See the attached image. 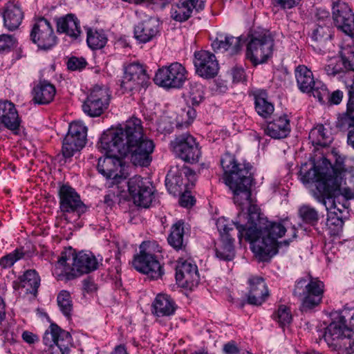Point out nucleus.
I'll use <instances>...</instances> for the list:
<instances>
[{"label":"nucleus","instance_id":"obj_9","mask_svg":"<svg viewBox=\"0 0 354 354\" xmlns=\"http://www.w3.org/2000/svg\"><path fill=\"white\" fill-rule=\"evenodd\" d=\"M111 96L107 86L95 85L82 104L83 111L92 118L100 116L108 108Z\"/></svg>","mask_w":354,"mask_h":354},{"label":"nucleus","instance_id":"obj_21","mask_svg":"<svg viewBox=\"0 0 354 354\" xmlns=\"http://www.w3.org/2000/svg\"><path fill=\"white\" fill-rule=\"evenodd\" d=\"M333 17L336 26L345 34L354 35V14L346 3L338 1L333 3Z\"/></svg>","mask_w":354,"mask_h":354},{"label":"nucleus","instance_id":"obj_62","mask_svg":"<svg viewBox=\"0 0 354 354\" xmlns=\"http://www.w3.org/2000/svg\"><path fill=\"white\" fill-rule=\"evenodd\" d=\"M115 198L114 193H109L104 196V203L108 206L111 207L113 205L114 201L113 199Z\"/></svg>","mask_w":354,"mask_h":354},{"label":"nucleus","instance_id":"obj_42","mask_svg":"<svg viewBox=\"0 0 354 354\" xmlns=\"http://www.w3.org/2000/svg\"><path fill=\"white\" fill-rule=\"evenodd\" d=\"M57 301L63 315L67 318H70L73 311V302L70 292L62 290L57 297Z\"/></svg>","mask_w":354,"mask_h":354},{"label":"nucleus","instance_id":"obj_57","mask_svg":"<svg viewBox=\"0 0 354 354\" xmlns=\"http://www.w3.org/2000/svg\"><path fill=\"white\" fill-rule=\"evenodd\" d=\"M223 351L226 354H239L240 350L234 342H228L223 346Z\"/></svg>","mask_w":354,"mask_h":354},{"label":"nucleus","instance_id":"obj_8","mask_svg":"<svg viewBox=\"0 0 354 354\" xmlns=\"http://www.w3.org/2000/svg\"><path fill=\"white\" fill-rule=\"evenodd\" d=\"M87 127L82 122L75 121L70 124L68 131L62 142L60 162L71 161L74 154L86 145Z\"/></svg>","mask_w":354,"mask_h":354},{"label":"nucleus","instance_id":"obj_15","mask_svg":"<svg viewBox=\"0 0 354 354\" xmlns=\"http://www.w3.org/2000/svg\"><path fill=\"white\" fill-rule=\"evenodd\" d=\"M32 41L38 48L48 50L56 44V37L50 23L44 18L37 19L30 32Z\"/></svg>","mask_w":354,"mask_h":354},{"label":"nucleus","instance_id":"obj_18","mask_svg":"<svg viewBox=\"0 0 354 354\" xmlns=\"http://www.w3.org/2000/svg\"><path fill=\"white\" fill-rule=\"evenodd\" d=\"M344 77L346 82L351 79V85L348 88V101L346 111L339 115L336 121V127L341 131L351 130L354 128V68H345Z\"/></svg>","mask_w":354,"mask_h":354},{"label":"nucleus","instance_id":"obj_47","mask_svg":"<svg viewBox=\"0 0 354 354\" xmlns=\"http://www.w3.org/2000/svg\"><path fill=\"white\" fill-rule=\"evenodd\" d=\"M326 224L328 227L334 226L335 230L339 231L342 229L344 225V221L342 218L338 216L336 213L330 212L328 214Z\"/></svg>","mask_w":354,"mask_h":354},{"label":"nucleus","instance_id":"obj_5","mask_svg":"<svg viewBox=\"0 0 354 354\" xmlns=\"http://www.w3.org/2000/svg\"><path fill=\"white\" fill-rule=\"evenodd\" d=\"M324 293V283L316 279L304 277L296 281L293 295L301 301V310L306 312L319 305Z\"/></svg>","mask_w":354,"mask_h":354},{"label":"nucleus","instance_id":"obj_19","mask_svg":"<svg viewBox=\"0 0 354 354\" xmlns=\"http://www.w3.org/2000/svg\"><path fill=\"white\" fill-rule=\"evenodd\" d=\"M149 79V76L144 68H123L120 85L122 93H129L145 86Z\"/></svg>","mask_w":354,"mask_h":354},{"label":"nucleus","instance_id":"obj_39","mask_svg":"<svg viewBox=\"0 0 354 354\" xmlns=\"http://www.w3.org/2000/svg\"><path fill=\"white\" fill-rule=\"evenodd\" d=\"M298 214L303 222L312 226L316 225L319 220L318 212L309 205H301Z\"/></svg>","mask_w":354,"mask_h":354},{"label":"nucleus","instance_id":"obj_37","mask_svg":"<svg viewBox=\"0 0 354 354\" xmlns=\"http://www.w3.org/2000/svg\"><path fill=\"white\" fill-rule=\"evenodd\" d=\"M344 160L345 158L344 157L339 156L336 158L334 166H331L330 168L325 169L326 171L328 172V174L340 176L342 189L348 185V181L351 176H354L351 174H348V177L346 176L345 173L346 172L347 169L344 165Z\"/></svg>","mask_w":354,"mask_h":354},{"label":"nucleus","instance_id":"obj_25","mask_svg":"<svg viewBox=\"0 0 354 354\" xmlns=\"http://www.w3.org/2000/svg\"><path fill=\"white\" fill-rule=\"evenodd\" d=\"M250 290L247 302L250 305H261L268 296V290L262 277H254L249 279Z\"/></svg>","mask_w":354,"mask_h":354},{"label":"nucleus","instance_id":"obj_23","mask_svg":"<svg viewBox=\"0 0 354 354\" xmlns=\"http://www.w3.org/2000/svg\"><path fill=\"white\" fill-rule=\"evenodd\" d=\"M206 0H180L171 9V17L178 22H184L194 13L203 10Z\"/></svg>","mask_w":354,"mask_h":354},{"label":"nucleus","instance_id":"obj_40","mask_svg":"<svg viewBox=\"0 0 354 354\" xmlns=\"http://www.w3.org/2000/svg\"><path fill=\"white\" fill-rule=\"evenodd\" d=\"M86 41L91 48L100 49L106 45L107 38L102 31L88 29Z\"/></svg>","mask_w":354,"mask_h":354},{"label":"nucleus","instance_id":"obj_22","mask_svg":"<svg viewBox=\"0 0 354 354\" xmlns=\"http://www.w3.org/2000/svg\"><path fill=\"white\" fill-rule=\"evenodd\" d=\"M0 123L14 134L19 133L21 119L15 104L8 100H0Z\"/></svg>","mask_w":354,"mask_h":354},{"label":"nucleus","instance_id":"obj_7","mask_svg":"<svg viewBox=\"0 0 354 354\" xmlns=\"http://www.w3.org/2000/svg\"><path fill=\"white\" fill-rule=\"evenodd\" d=\"M100 148L105 151L106 156L100 158L97 165V169L107 180H110V185H118L125 180L124 162L122 158L124 157L120 154H114L104 148L102 144V136L100 140Z\"/></svg>","mask_w":354,"mask_h":354},{"label":"nucleus","instance_id":"obj_46","mask_svg":"<svg viewBox=\"0 0 354 354\" xmlns=\"http://www.w3.org/2000/svg\"><path fill=\"white\" fill-rule=\"evenodd\" d=\"M274 319L278 322L281 327L289 324L292 321L290 309L284 305H281L274 315Z\"/></svg>","mask_w":354,"mask_h":354},{"label":"nucleus","instance_id":"obj_29","mask_svg":"<svg viewBox=\"0 0 354 354\" xmlns=\"http://www.w3.org/2000/svg\"><path fill=\"white\" fill-rule=\"evenodd\" d=\"M4 26L14 30L20 26L24 15L20 6L14 2H8L3 13Z\"/></svg>","mask_w":354,"mask_h":354},{"label":"nucleus","instance_id":"obj_32","mask_svg":"<svg viewBox=\"0 0 354 354\" xmlns=\"http://www.w3.org/2000/svg\"><path fill=\"white\" fill-rule=\"evenodd\" d=\"M57 30L67 35L77 38L81 34L80 21L73 14L59 18L57 21Z\"/></svg>","mask_w":354,"mask_h":354},{"label":"nucleus","instance_id":"obj_11","mask_svg":"<svg viewBox=\"0 0 354 354\" xmlns=\"http://www.w3.org/2000/svg\"><path fill=\"white\" fill-rule=\"evenodd\" d=\"M187 80L186 68H158L153 79L155 84L167 91L183 88Z\"/></svg>","mask_w":354,"mask_h":354},{"label":"nucleus","instance_id":"obj_58","mask_svg":"<svg viewBox=\"0 0 354 354\" xmlns=\"http://www.w3.org/2000/svg\"><path fill=\"white\" fill-rule=\"evenodd\" d=\"M83 289L87 292H92L96 290V286L91 279H85L82 281Z\"/></svg>","mask_w":354,"mask_h":354},{"label":"nucleus","instance_id":"obj_1","mask_svg":"<svg viewBox=\"0 0 354 354\" xmlns=\"http://www.w3.org/2000/svg\"><path fill=\"white\" fill-rule=\"evenodd\" d=\"M221 165L223 181L232 192L234 203L241 207H249L245 224L241 223V218H245V214L241 212L238 215L239 220L232 223L225 218L217 220L221 245L216 248V256L223 261H232L234 258V239L231 234L234 231L232 225H234L239 241L244 239L248 241L256 257L261 261H267L277 253L279 247L289 245L290 240L277 241L285 234L288 221H269L261 214L258 206L252 204L250 187L254 178L251 172L252 166L249 162H239L234 156L226 153L221 159Z\"/></svg>","mask_w":354,"mask_h":354},{"label":"nucleus","instance_id":"obj_63","mask_svg":"<svg viewBox=\"0 0 354 354\" xmlns=\"http://www.w3.org/2000/svg\"><path fill=\"white\" fill-rule=\"evenodd\" d=\"M347 143L354 149V128L348 131L347 135Z\"/></svg>","mask_w":354,"mask_h":354},{"label":"nucleus","instance_id":"obj_2","mask_svg":"<svg viewBox=\"0 0 354 354\" xmlns=\"http://www.w3.org/2000/svg\"><path fill=\"white\" fill-rule=\"evenodd\" d=\"M104 148L114 154L126 157L130 156L136 166L147 167L150 165L155 145L144 133L142 121L131 118L124 127L110 129L102 134Z\"/></svg>","mask_w":354,"mask_h":354},{"label":"nucleus","instance_id":"obj_13","mask_svg":"<svg viewBox=\"0 0 354 354\" xmlns=\"http://www.w3.org/2000/svg\"><path fill=\"white\" fill-rule=\"evenodd\" d=\"M128 190L133 203L142 207H148L153 198V187L150 182L140 176H134L128 183Z\"/></svg>","mask_w":354,"mask_h":354},{"label":"nucleus","instance_id":"obj_30","mask_svg":"<svg viewBox=\"0 0 354 354\" xmlns=\"http://www.w3.org/2000/svg\"><path fill=\"white\" fill-rule=\"evenodd\" d=\"M158 32V21L153 19L138 24L134 30L135 37L142 43L151 40Z\"/></svg>","mask_w":354,"mask_h":354},{"label":"nucleus","instance_id":"obj_27","mask_svg":"<svg viewBox=\"0 0 354 354\" xmlns=\"http://www.w3.org/2000/svg\"><path fill=\"white\" fill-rule=\"evenodd\" d=\"M351 330L348 328L339 316L337 321L331 322L326 328L324 334L325 341L328 345H333L335 340L342 338H351Z\"/></svg>","mask_w":354,"mask_h":354},{"label":"nucleus","instance_id":"obj_3","mask_svg":"<svg viewBox=\"0 0 354 354\" xmlns=\"http://www.w3.org/2000/svg\"><path fill=\"white\" fill-rule=\"evenodd\" d=\"M307 164L301 167L299 174L300 180L304 184L316 183V188L313 190V197L325 206L329 212L336 208L335 197L342 195L346 199L354 198V176H351L348 185L341 189V178L335 175L328 174L324 168L313 165L307 168Z\"/></svg>","mask_w":354,"mask_h":354},{"label":"nucleus","instance_id":"obj_55","mask_svg":"<svg viewBox=\"0 0 354 354\" xmlns=\"http://www.w3.org/2000/svg\"><path fill=\"white\" fill-rule=\"evenodd\" d=\"M66 64L67 66H85L88 64L82 57L72 56L67 59Z\"/></svg>","mask_w":354,"mask_h":354},{"label":"nucleus","instance_id":"obj_38","mask_svg":"<svg viewBox=\"0 0 354 354\" xmlns=\"http://www.w3.org/2000/svg\"><path fill=\"white\" fill-rule=\"evenodd\" d=\"M221 56L216 57L213 53L207 50H200L194 53V66H218L221 64Z\"/></svg>","mask_w":354,"mask_h":354},{"label":"nucleus","instance_id":"obj_12","mask_svg":"<svg viewBox=\"0 0 354 354\" xmlns=\"http://www.w3.org/2000/svg\"><path fill=\"white\" fill-rule=\"evenodd\" d=\"M59 208L63 214H73L77 218L87 211L80 194L72 187L63 185L59 190Z\"/></svg>","mask_w":354,"mask_h":354},{"label":"nucleus","instance_id":"obj_53","mask_svg":"<svg viewBox=\"0 0 354 354\" xmlns=\"http://www.w3.org/2000/svg\"><path fill=\"white\" fill-rule=\"evenodd\" d=\"M231 73L234 82H240L246 80V74L243 68H233Z\"/></svg>","mask_w":354,"mask_h":354},{"label":"nucleus","instance_id":"obj_50","mask_svg":"<svg viewBox=\"0 0 354 354\" xmlns=\"http://www.w3.org/2000/svg\"><path fill=\"white\" fill-rule=\"evenodd\" d=\"M219 68H196V73L204 79H212L218 73Z\"/></svg>","mask_w":354,"mask_h":354},{"label":"nucleus","instance_id":"obj_33","mask_svg":"<svg viewBox=\"0 0 354 354\" xmlns=\"http://www.w3.org/2000/svg\"><path fill=\"white\" fill-rule=\"evenodd\" d=\"M153 313L158 317L170 316L176 310V306L170 296L159 294L153 303Z\"/></svg>","mask_w":354,"mask_h":354},{"label":"nucleus","instance_id":"obj_31","mask_svg":"<svg viewBox=\"0 0 354 354\" xmlns=\"http://www.w3.org/2000/svg\"><path fill=\"white\" fill-rule=\"evenodd\" d=\"M55 93V87L53 84L41 82L32 90V100L38 104H48L53 100Z\"/></svg>","mask_w":354,"mask_h":354},{"label":"nucleus","instance_id":"obj_24","mask_svg":"<svg viewBox=\"0 0 354 354\" xmlns=\"http://www.w3.org/2000/svg\"><path fill=\"white\" fill-rule=\"evenodd\" d=\"M177 283L187 288L192 289L200 282V276L196 264L185 261L178 264L176 268Z\"/></svg>","mask_w":354,"mask_h":354},{"label":"nucleus","instance_id":"obj_35","mask_svg":"<svg viewBox=\"0 0 354 354\" xmlns=\"http://www.w3.org/2000/svg\"><path fill=\"white\" fill-rule=\"evenodd\" d=\"M309 139L313 145L326 147L330 145L333 138L323 124H319L310 131Z\"/></svg>","mask_w":354,"mask_h":354},{"label":"nucleus","instance_id":"obj_49","mask_svg":"<svg viewBox=\"0 0 354 354\" xmlns=\"http://www.w3.org/2000/svg\"><path fill=\"white\" fill-rule=\"evenodd\" d=\"M17 40L12 35H0V52L4 51L15 46Z\"/></svg>","mask_w":354,"mask_h":354},{"label":"nucleus","instance_id":"obj_48","mask_svg":"<svg viewBox=\"0 0 354 354\" xmlns=\"http://www.w3.org/2000/svg\"><path fill=\"white\" fill-rule=\"evenodd\" d=\"M339 317L340 320L347 324L348 328H351L352 335L353 329L354 328V308L343 310Z\"/></svg>","mask_w":354,"mask_h":354},{"label":"nucleus","instance_id":"obj_36","mask_svg":"<svg viewBox=\"0 0 354 354\" xmlns=\"http://www.w3.org/2000/svg\"><path fill=\"white\" fill-rule=\"evenodd\" d=\"M295 75L299 88L304 93H309L316 83L309 68H296Z\"/></svg>","mask_w":354,"mask_h":354},{"label":"nucleus","instance_id":"obj_41","mask_svg":"<svg viewBox=\"0 0 354 354\" xmlns=\"http://www.w3.org/2000/svg\"><path fill=\"white\" fill-rule=\"evenodd\" d=\"M187 96L193 106H198L205 100V87L199 83H190Z\"/></svg>","mask_w":354,"mask_h":354},{"label":"nucleus","instance_id":"obj_34","mask_svg":"<svg viewBox=\"0 0 354 354\" xmlns=\"http://www.w3.org/2000/svg\"><path fill=\"white\" fill-rule=\"evenodd\" d=\"M185 223L179 220L172 225L170 234L167 238L169 244L176 250H184L185 243Z\"/></svg>","mask_w":354,"mask_h":354},{"label":"nucleus","instance_id":"obj_56","mask_svg":"<svg viewBox=\"0 0 354 354\" xmlns=\"http://www.w3.org/2000/svg\"><path fill=\"white\" fill-rule=\"evenodd\" d=\"M343 97V93L337 90L333 92L331 94L329 93V97L327 99V101L330 104H339Z\"/></svg>","mask_w":354,"mask_h":354},{"label":"nucleus","instance_id":"obj_17","mask_svg":"<svg viewBox=\"0 0 354 354\" xmlns=\"http://www.w3.org/2000/svg\"><path fill=\"white\" fill-rule=\"evenodd\" d=\"M241 46L239 37L227 35H220L212 44L215 53L220 56L223 55L220 59L223 65L240 52Z\"/></svg>","mask_w":354,"mask_h":354},{"label":"nucleus","instance_id":"obj_14","mask_svg":"<svg viewBox=\"0 0 354 354\" xmlns=\"http://www.w3.org/2000/svg\"><path fill=\"white\" fill-rule=\"evenodd\" d=\"M195 179V172L189 167L183 166L171 167L165 179L167 190L173 195L180 194L186 189V180L193 181Z\"/></svg>","mask_w":354,"mask_h":354},{"label":"nucleus","instance_id":"obj_4","mask_svg":"<svg viewBox=\"0 0 354 354\" xmlns=\"http://www.w3.org/2000/svg\"><path fill=\"white\" fill-rule=\"evenodd\" d=\"M98 267V261L91 252L75 253L71 248L61 252L53 271L58 280H72L89 273Z\"/></svg>","mask_w":354,"mask_h":354},{"label":"nucleus","instance_id":"obj_44","mask_svg":"<svg viewBox=\"0 0 354 354\" xmlns=\"http://www.w3.org/2000/svg\"><path fill=\"white\" fill-rule=\"evenodd\" d=\"M26 252L23 248H17L0 259V266L2 269L11 268L17 261L25 258Z\"/></svg>","mask_w":354,"mask_h":354},{"label":"nucleus","instance_id":"obj_16","mask_svg":"<svg viewBox=\"0 0 354 354\" xmlns=\"http://www.w3.org/2000/svg\"><path fill=\"white\" fill-rule=\"evenodd\" d=\"M133 264L136 270L152 279H160L164 274L156 257L147 251L140 250V254L134 257Z\"/></svg>","mask_w":354,"mask_h":354},{"label":"nucleus","instance_id":"obj_45","mask_svg":"<svg viewBox=\"0 0 354 354\" xmlns=\"http://www.w3.org/2000/svg\"><path fill=\"white\" fill-rule=\"evenodd\" d=\"M310 92H312L314 97L317 98L321 104H326L327 99L329 97V91L326 86L321 82H316L313 85Z\"/></svg>","mask_w":354,"mask_h":354},{"label":"nucleus","instance_id":"obj_6","mask_svg":"<svg viewBox=\"0 0 354 354\" xmlns=\"http://www.w3.org/2000/svg\"><path fill=\"white\" fill-rule=\"evenodd\" d=\"M273 46V39L269 31H255L248 44L246 57L254 65L266 64L272 56Z\"/></svg>","mask_w":354,"mask_h":354},{"label":"nucleus","instance_id":"obj_54","mask_svg":"<svg viewBox=\"0 0 354 354\" xmlns=\"http://www.w3.org/2000/svg\"><path fill=\"white\" fill-rule=\"evenodd\" d=\"M194 198L189 193H183L181 194L179 200L180 205L183 207H190L194 205Z\"/></svg>","mask_w":354,"mask_h":354},{"label":"nucleus","instance_id":"obj_64","mask_svg":"<svg viewBox=\"0 0 354 354\" xmlns=\"http://www.w3.org/2000/svg\"><path fill=\"white\" fill-rule=\"evenodd\" d=\"M111 354H129L127 351V349L124 345H118L115 347L114 350L111 352Z\"/></svg>","mask_w":354,"mask_h":354},{"label":"nucleus","instance_id":"obj_43","mask_svg":"<svg viewBox=\"0 0 354 354\" xmlns=\"http://www.w3.org/2000/svg\"><path fill=\"white\" fill-rule=\"evenodd\" d=\"M254 104L257 113L264 118H267L274 112V105L261 95H255Z\"/></svg>","mask_w":354,"mask_h":354},{"label":"nucleus","instance_id":"obj_52","mask_svg":"<svg viewBox=\"0 0 354 354\" xmlns=\"http://www.w3.org/2000/svg\"><path fill=\"white\" fill-rule=\"evenodd\" d=\"M274 3L281 9H291L297 6L301 0H273Z\"/></svg>","mask_w":354,"mask_h":354},{"label":"nucleus","instance_id":"obj_59","mask_svg":"<svg viewBox=\"0 0 354 354\" xmlns=\"http://www.w3.org/2000/svg\"><path fill=\"white\" fill-rule=\"evenodd\" d=\"M171 0H145V3L151 4L155 8H163Z\"/></svg>","mask_w":354,"mask_h":354},{"label":"nucleus","instance_id":"obj_28","mask_svg":"<svg viewBox=\"0 0 354 354\" xmlns=\"http://www.w3.org/2000/svg\"><path fill=\"white\" fill-rule=\"evenodd\" d=\"M18 279L19 281L14 282V289L24 288L27 294L35 295L37 292L40 278L35 270H26Z\"/></svg>","mask_w":354,"mask_h":354},{"label":"nucleus","instance_id":"obj_20","mask_svg":"<svg viewBox=\"0 0 354 354\" xmlns=\"http://www.w3.org/2000/svg\"><path fill=\"white\" fill-rule=\"evenodd\" d=\"M43 342L48 347L56 345L62 354H68L70 351L69 346L72 344V337L69 332L52 323L44 335Z\"/></svg>","mask_w":354,"mask_h":354},{"label":"nucleus","instance_id":"obj_60","mask_svg":"<svg viewBox=\"0 0 354 354\" xmlns=\"http://www.w3.org/2000/svg\"><path fill=\"white\" fill-rule=\"evenodd\" d=\"M6 318V303L0 296V326L3 325Z\"/></svg>","mask_w":354,"mask_h":354},{"label":"nucleus","instance_id":"obj_61","mask_svg":"<svg viewBox=\"0 0 354 354\" xmlns=\"http://www.w3.org/2000/svg\"><path fill=\"white\" fill-rule=\"evenodd\" d=\"M22 338L26 342L32 344L36 339V336L30 332L24 331L22 334Z\"/></svg>","mask_w":354,"mask_h":354},{"label":"nucleus","instance_id":"obj_26","mask_svg":"<svg viewBox=\"0 0 354 354\" xmlns=\"http://www.w3.org/2000/svg\"><path fill=\"white\" fill-rule=\"evenodd\" d=\"M290 130V120L286 115H283L269 122L265 129V133L274 139H282L289 135Z\"/></svg>","mask_w":354,"mask_h":354},{"label":"nucleus","instance_id":"obj_10","mask_svg":"<svg viewBox=\"0 0 354 354\" xmlns=\"http://www.w3.org/2000/svg\"><path fill=\"white\" fill-rule=\"evenodd\" d=\"M171 147L175 155L186 162L196 163L201 156L199 144L189 133L178 136L171 142Z\"/></svg>","mask_w":354,"mask_h":354},{"label":"nucleus","instance_id":"obj_51","mask_svg":"<svg viewBox=\"0 0 354 354\" xmlns=\"http://www.w3.org/2000/svg\"><path fill=\"white\" fill-rule=\"evenodd\" d=\"M341 62L344 66H354V52L344 50L341 53Z\"/></svg>","mask_w":354,"mask_h":354}]
</instances>
